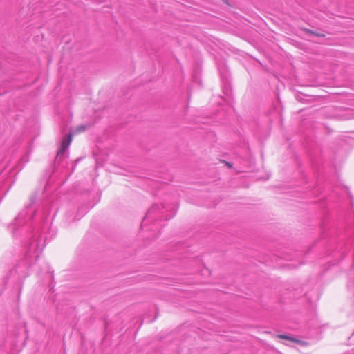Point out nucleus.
I'll return each mask as SVG.
<instances>
[{
  "instance_id": "nucleus-1",
  "label": "nucleus",
  "mask_w": 354,
  "mask_h": 354,
  "mask_svg": "<svg viewBox=\"0 0 354 354\" xmlns=\"http://www.w3.org/2000/svg\"><path fill=\"white\" fill-rule=\"evenodd\" d=\"M38 242L33 240L30 242L24 258L15 267V272L20 275L26 274L28 269L36 261L41 253Z\"/></svg>"
},
{
  "instance_id": "nucleus-2",
  "label": "nucleus",
  "mask_w": 354,
  "mask_h": 354,
  "mask_svg": "<svg viewBox=\"0 0 354 354\" xmlns=\"http://www.w3.org/2000/svg\"><path fill=\"white\" fill-rule=\"evenodd\" d=\"M30 203L26 207V212H21L19 214L17 218L15 219L13 223L11 224L10 228L13 233L17 229V227H19L22 225L24 220H26V217H28V220H30L33 218L36 211L32 207V205L35 203L36 196H32L30 197Z\"/></svg>"
},
{
  "instance_id": "nucleus-3",
  "label": "nucleus",
  "mask_w": 354,
  "mask_h": 354,
  "mask_svg": "<svg viewBox=\"0 0 354 354\" xmlns=\"http://www.w3.org/2000/svg\"><path fill=\"white\" fill-rule=\"evenodd\" d=\"M165 207L162 204L153 205L146 213V216L142 221V226L145 225L147 221H156L162 218L165 220L170 219L171 216L168 217L167 215H165Z\"/></svg>"
},
{
  "instance_id": "nucleus-4",
  "label": "nucleus",
  "mask_w": 354,
  "mask_h": 354,
  "mask_svg": "<svg viewBox=\"0 0 354 354\" xmlns=\"http://www.w3.org/2000/svg\"><path fill=\"white\" fill-rule=\"evenodd\" d=\"M71 140L72 136L71 134L68 135L66 138L63 139L61 147L57 153L56 161H60L64 158V153L68 148L71 142Z\"/></svg>"
},
{
  "instance_id": "nucleus-5",
  "label": "nucleus",
  "mask_w": 354,
  "mask_h": 354,
  "mask_svg": "<svg viewBox=\"0 0 354 354\" xmlns=\"http://www.w3.org/2000/svg\"><path fill=\"white\" fill-rule=\"evenodd\" d=\"M71 140L72 136L71 134L68 135L66 138L63 139L61 147L57 153L56 161H60L64 158V153L68 148L71 142Z\"/></svg>"
},
{
  "instance_id": "nucleus-6",
  "label": "nucleus",
  "mask_w": 354,
  "mask_h": 354,
  "mask_svg": "<svg viewBox=\"0 0 354 354\" xmlns=\"http://www.w3.org/2000/svg\"><path fill=\"white\" fill-rule=\"evenodd\" d=\"M306 32L308 33V34H310V35H313L317 36V37H324V34L315 32H314V31H313L311 30H306Z\"/></svg>"
},
{
  "instance_id": "nucleus-7",
  "label": "nucleus",
  "mask_w": 354,
  "mask_h": 354,
  "mask_svg": "<svg viewBox=\"0 0 354 354\" xmlns=\"http://www.w3.org/2000/svg\"><path fill=\"white\" fill-rule=\"evenodd\" d=\"M279 337L281 338V339H288V340H291L292 342H295V339L293 338V337H290L289 336H287V335H279Z\"/></svg>"
},
{
  "instance_id": "nucleus-8",
  "label": "nucleus",
  "mask_w": 354,
  "mask_h": 354,
  "mask_svg": "<svg viewBox=\"0 0 354 354\" xmlns=\"http://www.w3.org/2000/svg\"><path fill=\"white\" fill-rule=\"evenodd\" d=\"M80 131H84L86 129V127L84 126H81L79 127Z\"/></svg>"
},
{
  "instance_id": "nucleus-9",
  "label": "nucleus",
  "mask_w": 354,
  "mask_h": 354,
  "mask_svg": "<svg viewBox=\"0 0 354 354\" xmlns=\"http://www.w3.org/2000/svg\"><path fill=\"white\" fill-rule=\"evenodd\" d=\"M227 165H228L229 167H231V165H230V163L227 162Z\"/></svg>"
}]
</instances>
